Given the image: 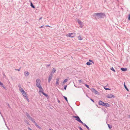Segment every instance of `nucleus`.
Segmentation results:
<instances>
[{
	"mask_svg": "<svg viewBox=\"0 0 130 130\" xmlns=\"http://www.w3.org/2000/svg\"><path fill=\"white\" fill-rule=\"evenodd\" d=\"M30 120L33 123H34L35 124H35L36 123H37L36 122H35V121H34V120L32 118V119H31Z\"/></svg>",
	"mask_w": 130,
	"mask_h": 130,
	"instance_id": "nucleus-22",
	"label": "nucleus"
},
{
	"mask_svg": "<svg viewBox=\"0 0 130 130\" xmlns=\"http://www.w3.org/2000/svg\"><path fill=\"white\" fill-rule=\"evenodd\" d=\"M30 6H31L32 8H35V6L33 5L32 3L31 2L30 3Z\"/></svg>",
	"mask_w": 130,
	"mask_h": 130,
	"instance_id": "nucleus-21",
	"label": "nucleus"
},
{
	"mask_svg": "<svg viewBox=\"0 0 130 130\" xmlns=\"http://www.w3.org/2000/svg\"><path fill=\"white\" fill-rule=\"evenodd\" d=\"M8 106L9 108H10V106L9 104H8Z\"/></svg>",
	"mask_w": 130,
	"mask_h": 130,
	"instance_id": "nucleus-51",
	"label": "nucleus"
},
{
	"mask_svg": "<svg viewBox=\"0 0 130 130\" xmlns=\"http://www.w3.org/2000/svg\"><path fill=\"white\" fill-rule=\"evenodd\" d=\"M82 80H78V81L80 83H82Z\"/></svg>",
	"mask_w": 130,
	"mask_h": 130,
	"instance_id": "nucleus-41",
	"label": "nucleus"
},
{
	"mask_svg": "<svg viewBox=\"0 0 130 130\" xmlns=\"http://www.w3.org/2000/svg\"><path fill=\"white\" fill-rule=\"evenodd\" d=\"M128 118H130V115H129L128 116Z\"/></svg>",
	"mask_w": 130,
	"mask_h": 130,
	"instance_id": "nucleus-50",
	"label": "nucleus"
},
{
	"mask_svg": "<svg viewBox=\"0 0 130 130\" xmlns=\"http://www.w3.org/2000/svg\"><path fill=\"white\" fill-rule=\"evenodd\" d=\"M0 85L2 87H3L4 88H5V87H4L3 84V83H1V82H0Z\"/></svg>",
	"mask_w": 130,
	"mask_h": 130,
	"instance_id": "nucleus-20",
	"label": "nucleus"
},
{
	"mask_svg": "<svg viewBox=\"0 0 130 130\" xmlns=\"http://www.w3.org/2000/svg\"><path fill=\"white\" fill-rule=\"evenodd\" d=\"M67 87V85H65V86L64 87V89L65 90H66V89Z\"/></svg>",
	"mask_w": 130,
	"mask_h": 130,
	"instance_id": "nucleus-40",
	"label": "nucleus"
},
{
	"mask_svg": "<svg viewBox=\"0 0 130 130\" xmlns=\"http://www.w3.org/2000/svg\"><path fill=\"white\" fill-rule=\"evenodd\" d=\"M73 117L76 118L75 120L81 123H83L82 121H81L80 118L78 116H73Z\"/></svg>",
	"mask_w": 130,
	"mask_h": 130,
	"instance_id": "nucleus-4",
	"label": "nucleus"
},
{
	"mask_svg": "<svg viewBox=\"0 0 130 130\" xmlns=\"http://www.w3.org/2000/svg\"><path fill=\"white\" fill-rule=\"evenodd\" d=\"M82 124H83L84 126H85L88 130H89V127L85 124L83 122L82 123Z\"/></svg>",
	"mask_w": 130,
	"mask_h": 130,
	"instance_id": "nucleus-14",
	"label": "nucleus"
},
{
	"mask_svg": "<svg viewBox=\"0 0 130 130\" xmlns=\"http://www.w3.org/2000/svg\"><path fill=\"white\" fill-rule=\"evenodd\" d=\"M29 130H32L29 127H28L27 128Z\"/></svg>",
	"mask_w": 130,
	"mask_h": 130,
	"instance_id": "nucleus-43",
	"label": "nucleus"
},
{
	"mask_svg": "<svg viewBox=\"0 0 130 130\" xmlns=\"http://www.w3.org/2000/svg\"><path fill=\"white\" fill-rule=\"evenodd\" d=\"M128 19L129 20H130V14L128 15Z\"/></svg>",
	"mask_w": 130,
	"mask_h": 130,
	"instance_id": "nucleus-36",
	"label": "nucleus"
},
{
	"mask_svg": "<svg viewBox=\"0 0 130 130\" xmlns=\"http://www.w3.org/2000/svg\"><path fill=\"white\" fill-rule=\"evenodd\" d=\"M106 86H105L104 87V89H105L106 90H110V89H109V88H106Z\"/></svg>",
	"mask_w": 130,
	"mask_h": 130,
	"instance_id": "nucleus-24",
	"label": "nucleus"
},
{
	"mask_svg": "<svg viewBox=\"0 0 130 130\" xmlns=\"http://www.w3.org/2000/svg\"><path fill=\"white\" fill-rule=\"evenodd\" d=\"M59 78H57L56 79L57 81H56V86H57V85H59Z\"/></svg>",
	"mask_w": 130,
	"mask_h": 130,
	"instance_id": "nucleus-13",
	"label": "nucleus"
},
{
	"mask_svg": "<svg viewBox=\"0 0 130 130\" xmlns=\"http://www.w3.org/2000/svg\"><path fill=\"white\" fill-rule=\"evenodd\" d=\"M44 27V25L40 27H39L40 28H43Z\"/></svg>",
	"mask_w": 130,
	"mask_h": 130,
	"instance_id": "nucleus-47",
	"label": "nucleus"
},
{
	"mask_svg": "<svg viewBox=\"0 0 130 130\" xmlns=\"http://www.w3.org/2000/svg\"><path fill=\"white\" fill-rule=\"evenodd\" d=\"M35 126H36L37 127L39 128L40 129H41L42 128L40 126H39L37 123H36L35 125Z\"/></svg>",
	"mask_w": 130,
	"mask_h": 130,
	"instance_id": "nucleus-17",
	"label": "nucleus"
},
{
	"mask_svg": "<svg viewBox=\"0 0 130 130\" xmlns=\"http://www.w3.org/2000/svg\"><path fill=\"white\" fill-rule=\"evenodd\" d=\"M95 90H96L94 88H92L91 89V91H92V92H93L94 93V92H95Z\"/></svg>",
	"mask_w": 130,
	"mask_h": 130,
	"instance_id": "nucleus-23",
	"label": "nucleus"
},
{
	"mask_svg": "<svg viewBox=\"0 0 130 130\" xmlns=\"http://www.w3.org/2000/svg\"><path fill=\"white\" fill-rule=\"evenodd\" d=\"M49 130H53L52 129H49Z\"/></svg>",
	"mask_w": 130,
	"mask_h": 130,
	"instance_id": "nucleus-53",
	"label": "nucleus"
},
{
	"mask_svg": "<svg viewBox=\"0 0 130 130\" xmlns=\"http://www.w3.org/2000/svg\"><path fill=\"white\" fill-rule=\"evenodd\" d=\"M94 93L96 94H99V92L96 90H95V92H94Z\"/></svg>",
	"mask_w": 130,
	"mask_h": 130,
	"instance_id": "nucleus-32",
	"label": "nucleus"
},
{
	"mask_svg": "<svg viewBox=\"0 0 130 130\" xmlns=\"http://www.w3.org/2000/svg\"><path fill=\"white\" fill-rule=\"evenodd\" d=\"M74 86H75V87H76V86H75V85H74Z\"/></svg>",
	"mask_w": 130,
	"mask_h": 130,
	"instance_id": "nucleus-56",
	"label": "nucleus"
},
{
	"mask_svg": "<svg viewBox=\"0 0 130 130\" xmlns=\"http://www.w3.org/2000/svg\"><path fill=\"white\" fill-rule=\"evenodd\" d=\"M79 128L80 130H83V129L80 127H79Z\"/></svg>",
	"mask_w": 130,
	"mask_h": 130,
	"instance_id": "nucleus-38",
	"label": "nucleus"
},
{
	"mask_svg": "<svg viewBox=\"0 0 130 130\" xmlns=\"http://www.w3.org/2000/svg\"><path fill=\"white\" fill-rule=\"evenodd\" d=\"M58 102L59 103L60 102V101L59 100H58Z\"/></svg>",
	"mask_w": 130,
	"mask_h": 130,
	"instance_id": "nucleus-54",
	"label": "nucleus"
},
{
	"mask_svg": "<svg viewBox=\"0 0 130 130\" xmlns=\"http://www.w3.org/2000/svg\"><path fill=\"white\" fill-rule=\"evenodd\" d=\"M46 27H50V26H49V25H46L45 26Z\"/></svg>",
	"mask_w": 130,
	"mask_h": 130,
	"instance_id": "nucleus-52",
	"label": "nucleus"
},
{
	"mask_svg": "<svg viewBox=\"0 0 130 130\" xmlns=\"http://www.w3.org/2000/svg\"><path fill=\"white\" fill-rule=\"evenodd\" d=\"M124 87L125 88V89L126 88H127V87L126 86V85H125V83L124 84Z\"/></svg>",
	"mask_w": 130,
	"mask_h": 130,
	"instance_id": "nucleus-42",
	"label": "nucleus"
},
{
	"mask_svg": "<svg viewBox=\"0 0 130 130\" xmlns=\"http://www.w3.org/2000/svg\"><path fill=\"white\" fill-rule=\"evenodd\" d=\"M26 99L27 100V101H28V102H29V100L28 99V96L27 97H26Z\"/></svg>",
	"mask_w": 130,
	"mask_h": 130,
	"instance_id": "nucleus-39",
	"label": "nucleus"
},
{
	"mask_svg": "<svg viewBox=\"0 0 130 130\" xmlns=\"http://www.w3.org/2000/svg\"><path fill=\"white\" fill-rule=\"evenodd\" d=\"M26 115L29 119L31 120L32 118L27 113H26Z\"/></svg>",
	"mask_w": 130,
	"mask_h": 130,
	"instance_id": "nucleus-10",
	"label": "nucleus"
},
{
	"mask_svg": "<svg viewBox=\"0 0 130 130\" xmlns=\"http://www.w3.org/2000/svg\"><path fill=\"white\" fill-rule=\"evenodd\" d=\"M42 93L43 95H44V96H47L48 95H47V94H45V93H44L43 92H42Z\"/></svg>",
	"mask_w": 130,
	"mask_h": 130,
	"instance_id": "nucleus-30",
	"label": "nucleus"
},
{
	"mask_svg": "<svg viewBox=\"0 0 130 130\" xmlns=\"http://www.w3.org/2000/svg\"><path fill=\"white\" fill-rule=\"evenodd\" d=\"M77 22L80 25V27L81 28H82L83 26V22L78 19L77 20Z\"/></svg>",
	"mask_w": 130,
	"mask_h": 130,
	"instance_id": "nucleus-5",
	"label": "nucleus"
},
{
	"mask_svg": "<svg viewBox=\"0 0 130 130\" xmlns=\"http://www.w3.org/2000/svg\"><path fill=\"white\" fill-rule=\"evenodd\" d=\"M126 90L127 91H129V90H128V89L127 88H126Z\"/></svg>",
	"mask_w": 130,
	"mask_h": 130,
	"instance_id": "nucleus-49",
	"label": "nucleus"
},
{
	"mask_svg": "<svg viewBox=\"0 0 130 130\" xmlns=\"http://www.w3.org/2000/svg\"><path fill=\"white\" fill-rule=\"evenodd\" d=\"M18 87L19 88V89L20 88H21V86L20 85H18Z\"/></svg>",
	"mask_w": 130,
	"mask_h": 130,
	"instance_id": "nucleus-46",
	"label": "nucleus"
},
{
	"mask_svg": "<svg viewBox=\"0 0 130 130\" xmlns=\"http://www.w3.org/2000/svg\"><path fill=\"white\" fill-rule=\"evenodd\" d=\"M38 88L39 89V92H41L42 93L43 92V90L42 87L41 86L40 87H39Z\"/></svg>",
	"mask_w": 130,
	"mask_h": 130,
	"instance_id": "nucleus-11",
	"label": "nucleus"
},
{
	"mask_svg": "<svg viewBox=\"0 0 130 130\" xmlns=\"http://www.w3.org/2000/svg\"><path fill=\"white\" fill-rule=\"evenodd\" d=\"M85 86H86L88 88H89V86L87 84H85Z\"/></svg>",
	"mask_w": 130,
	"mask_h": 130,
	"instance_id": "nucleus-35",
	"label": "nucleus"
},
{
	"mask_svg": "<svg viewBox=\"0 0 130 130\" xmlns=\"http://www.w3.org/2000/svg\"><path fill=\"white\" fill-rule=\"evenodd\" d=\"M86 64L88 65L89 66L92 64L91 63L89 62H88L86 63Z\"/></svg>",
	"mask_w": 130,
	"mask_h": 130,
	"instance_id": "nucleus-25",
	"label": "nucleus"
},
{
	"mask_svg": "<svg viewBox=\"0 0 130 130\" xmlns=\"http://www.w3.org/2000/svg\"><path fill=\"white\" fill-rule=\"evenodd\" d=\"M90 99L93 102H94V101L92 99Z\"/></svg>",
	"mask_w": 130,
	"mask_h": 130,
	"instance_id": "nucleus-44",
	"label": "nucleus"
},
{
	"mask_svg": "<svg viewBox=\"0 0 130 130\" xmlns=\"http://www.w3.org/2000/svg\"><path fill=\"white\" fill-rule=\"evenodd\" d=\"M106 97L107 98H114L115 96L114 95L112 94H108L106 96Z\"/></svg>",
	"mask_w": 130,
	"mask_h": 130,
	"instance_id": "nucleus-8",
	"label": "nucleus"
},
{
	"mask_svg": "<svg viewBox=\"0 0 130 130\" xmlns=\"http://www.w3.org/2000/svg\"><path fill=\"white\" fill-rule=\"evenodd\" d=\"M107 125H108V127L109 128L111 129V128H112V126H111L109 124H107Z\"/></svg>",
	"mask_w": 130,
	"mask_h": 130,
	"instance_id": "nucleus-27",
	"label": "nucleus"
},
{
	"mask_svg": "<svg viewBox=\"0 0 130 130\" xmlns=\"http://www.w3.org/2000/svg\"><path fill=\"white\" fill-rule=\"evenodd\" d=\"M24 74L25 76L27 77L29 75V73L27 71H25L24 72Z\"/></svg>",
	"mask_w": 130,
	"mask_h": 130,
	"instance_id": "nucleus-9",
	"label": "nucleus"
},
{
	"mask_svg": "<svg viewBox=\"0 0 130 130\" xmlns=\"http://www.w3.org/2000/svg\"><path fill=\"white\" fill-rule=\"evenodd\" d=\"M121 70L123 71H125L127 70V68H121Z\"/></svg>",
	"mask_w": 130,
	"mask_h": 130,
	"instance_id": "nucleus-15",
	"label": "nucleus"
},
{
	"mask_svg": "<svg viewBox=\"0 0 130 130\" xmlns=\"http://www.w3.org/2000/svg\"><path fill=\"white\" fill-rule=\"evenodd\" d=\"M20 91L22 92H24L25 91L22 88H20L19 89Z\"/></svg>",
	"mask_w": 130,
	"mask_h": 130,
	"instance_id": "nucleus-19",
	"label": "nucleus"
},
{
	"mask_svg": "<svg viewBox=\"0 0 130 130\" xmlns=\"http://www.w3.org/2000/svg\"><path fill=\"white\" fill-rule=\"evenodd\" d=\"M93 16L96 18L97 17L101 19L103 18L105 15L104 13H94L92 15Z\"/></svg>",
	"mask_w": 130,
	"mask_h": 130,
	"instance_id": "nucleus-1",
	"label": "nucleus"
},
{
	"mask_svg": "<svg viewBox=\"0 0 130 130\" xmlns=\"http://www.w3.org/2000/svg\"><path fill=\"white\" fill-rule=\"evenodd\" d=\"M42 17H41L39 19V20H40L41 19H42Z\"/></svg>",
	"mask_w": 130,
	"mask_h": 130,
	"instance_id": "nucleus-48",
	"label": "nucleus"
},
{
	"mask_svg": "<svg viewBox=\"0 0 130 130\" xmlns=\"http://www.w3.org/2000/svg\"><path fill=\"white\" fill-rule=\"evenodd\" d=\"M74 86H75V87H76V86H75V85H74Z\"/></svg>",
	"mask_w": 130,
	"mask_h": 130,
	"instance_id": "nucleus-55",
	"label": "nucleus"
},
{
	"mask_svg": "<svg viewBox=\"0 0 130 130\" xmlns=\"http://www.w3.org/2000/svg\"><path fill=\"white\" fill-rule=\"evenodd\" d=\"M68 80V79H64L63 82V83H65Z\"/></svg>",
	"mask_w": 130,
	"mask_h": 130,
	"instance_id": "nucleus-31",
	"label": "nucleus"
},
{
	"mask_svg": "<svg viewBox=\"0 0 130 130\" xmlns=\"http://www.w3.org/2000/svg\"><path fill=\"white\" fill-rule=\"evenodd\" d=\"M105 104V103L101 101L100 100L99 101L98 104L99 105L104 106Z\"/></svg>",
	"mask_w": 130,
	"mask_h": 130,
	"instance_id": "nucleus-7",
	"label": "nucleus"
},
{
	"mask_svg": "<svg viewBox=\"0 0 130 130\" xmlns=\"http://www.w3.org/2000/svg\"><path fill=\"white\" fill-rule=\"evenodd\" d=\"M40 80L39 79H37L36 80V85L38 88L41 86L40 84Z\"/></svg>",
	"mask_w": 130,
	"mask_h": 130,
	"instance_id": "nucleus-3",
	"label": "nucleus"
},
{
	"mask_svg": "<svg viewBox=\"0 0 130 130\" xmlns=\"http://www.w3.org/2000/svg\"><path fill=\"white\" fill-rule=\"evenodd\" d=\"M110 106V105L109 104H108V103H105L104 106H105L106 107H109Z\"/></svg>",
	"mask_w": 130,
	"mask_h": 130,
	"instance_id": "nucleus-16",
	"label": "nucleus"
},
{
	"mask_svg": "<svg viewBox=\"0 0 130 130\" xmlns=\"http://www.w3.org/2000/svg\"><path fill=\"white\" fill-rule=\"evenodd\" d=\"M66 36L68 37L73 38L75 36V33H69Z\"/></svg>",
	"mask_w": 130,
	"mask_h": 130,
	"instance_id": "nucleus-2",
	"label": "nucleus"
},
{
	"mask_svg": "<svg viewBox=\"0 0 130 130\" xmlns=\"http://www.w3.org/2000/svg\"><path fill=\"white\" fill-rule=\"evenodd\" d=\"M20 69H21V68H20L19 69H15V70H17L18 71H20Z\"/></svg>",
	"mask_w": 130,
	"mask_h": 130,
	"instance_id": "nucleus-37",
	"label": "nucleus"
},
{
	"mask_svg": "<svg viewBox=\"0 0 130 130\" xmlns=\"http://www.w3.org/2000/svg\"><path fill=\"white\" fill-rule=\"evenodd\" d=\"M78 39L79 40H82L83 39V38L81 37L80 35H79L78 37Z\"/></svg>",
	"mask_w": 130,
	"mask_h": 130,
	"instance_id": "nucleus-18",
	"label": "nucleus"
},
{
	"mask_svg": "<svg viewBox=\"0 0 130 130\" xmlns=\"http://www.w3.org/2000/svg\"><path fill=\"white\" fill-rule=\"evenodd\" d=\"M111 70L113 71L114 72H115V69H114L112 67L110 68Z\"/></svg>",
	"mask_w": 130,
	"mask_h": 130,
	"instance_id": "nucleus-28",
	"label": "nucleus"
},
{
	"mask_svg": "<svg viewBox=\"0 0 130 130\" xmlns=\"http://www.w3.org/2000/svg\"><path fill=\"white\" fill-rule=\"evenodd\" d=\"M22 93L24 97L25 98H26V97L28 96L25 91H24V92H23Z\"/></svg>",
	"mask_w": 130,
	"mask_h": 130,
	"instance_id": "nucleus-12",
	"label": "nucleus"
},
{
	"mask_svg": "<svg viewBox=\"0 0 130 130\" xmlns=\"http://www.w3.org/2000/svg\"><path fill=\"white\" fill-rule=\"evenodd\" d=\"M53 77V74L52 72L49 75L48 78V82L49 83H50V81L51 80Z\"/></svg>",
	"mask_w": 130,
	"mask_h": 130,
	"instance_id": "nucleus-6",
	"label": "nucleus"
},
{
	"mask_svg": "<svg viewBox=\"0 0 130 130\" xmlns=\"http://www.w3.org/2000/svg\"><path fill=\"white\" fill-rule=\"evenodd\" d=\"M56 71V70L55 69V68H53V70H52V72L54 73H55V72Z\"/></svg>",
	"mask_w": 130,
	"mask_h": 130,
	"instance_id": "nucleus-29",
	"label": "nucleus"
},
{
	"mask_svg": "<svg viewBox=\"0 0 130 130\" xmlns=\"http://www.w3.org/2000/svg\"><path fill=\"white\" fill-rule=\"evenodd\" d=\"M24 122L25 123H27V124H29V123L27 121V120H25L24 121Z\"/></svg>",
	"mask_w": 130,
	"mask_h": 130,
	"instance_id": "nucleus-33",
	"label": "nucleus"
},
{
	"mask_svg": "<svg viewBox=\"0 0 130 130\" xmlns=\"http://www.w3.org/2000/svg\"><path fill=\"white\" fill-rule=\"evenodd\" d=\"M89 62H91L93 63V64L94 63V62L92 61V60H91V59L89 60Z\"/></svg>",
	"mask_w": 130,
	"mask_h": 130,
	"instance_id": "nucleus-34",
	"label": "nucleus"
},
{
	"mask_svg": "<svg viewBox=\"0 0 130 130\" xmlns=\"http://www.w3.org/2000/svg\"><path fill=\"white\" fill-rule=\"evenodd\" d=\"M63 97H64V99L65 100H66V101L67 102H68V100H67V98L64 96H63Z\"/></svg>",
	"mask_w": 130,
	"mask_h": 130,
	"instance_id": "nucleus-26",
	"label": "nucleus"
},
{
	"mask_svg": "<svg viewBox=\"0 0 130 130\" xmlns=\"http://www.w3.org/2000/svg\"><path fill=\"white\" fill-rule=\"evenodd\" d=\"M51 65V64H47L46 65V67H49Z\"/></svg>",
	"mask_w": 130,
	"mask_h": 130,
	"instance_id": "nucleus-45",
	"label": "nucleus"
}]
</instances>
